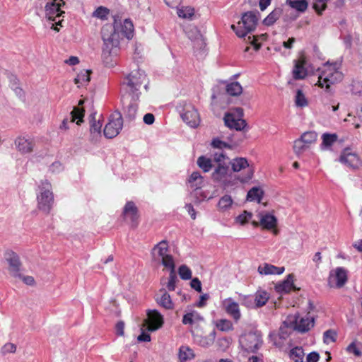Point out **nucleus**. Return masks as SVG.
Masks as SVG:
<instances>
[{"mask_svg": "<svg viewBox=\"0 0 362 362\" xmlns=\"http://www.w3.org/2000/svg\"><path fill=\"white\" fill-rule=\"evenodd\" d=\"M134 25L132 23L126 19L122 25L115 20L114 25H107L103 28L102 37L104 42L103 57L106 63H109L112 56L117 55V47L119 43V33L127 38L132 36Z\"/></svg>", "mask_w": 362, "mask_h": 362, "instance_id": "nucleus-1", "label": "nucleus"}, {"mask_svg": "<svg viewBox=\"0 0 362 362\" xmlns=\"http://www.w3.org/2000/svg\"><path fill=\"white\" fill-rule=\"evenodd\" d=\"M318 86L326 91H330L332 86L343 79V74L337 64L327 62L319 69Z\"/></svg>", "mask_w": 362, "mask_h": 362, "instance_id": "nucleus-2", "label": "nucleus"}, {"mask_svg": "<svg viewBox=\"0 0 362 362\" xmlns=\"http://www.w3.org/2000/svg\"><path fill=\"white\" fill-rule=\"evenodd\" d=\"M258 22L257 14L252 11H248L243 14L241 21L235 25H231V29L239 37H244L248 33L253 31Z\"/></svg>", "mask_w": 362, "mask_h": 362, "instance_id": "nucleus-3", "label": "nucleus"}, {"mask_svg": "<svg viewBox=\"0 0 362 362\" xmlns=\"http://www.w3.org/2000/svg\"><path fill=\"white\" fill-rule=\"evenodd\" d=\"M233 112H227L224 115V123L230 129L236 131H243L247 128V124L243 117V110L240 107L235 108Z\"/></svg>", "mask_w": 362, "mask_h": 362, "instance_id": "nucleus-4", "label": "nucleus"}, {"mask_svg": "<svg viewBox=\"0 0 362 362\" xmlns=\"http://www.w3.org/2000/svg\"><path fill=\"white\" fill-rule=\"evenodd\" d=\"M155 260L159 261L165 267L175 266L172 255L168 253V244L165 240H162L156 244L152 251Z\"/></svg>", "mask_w": 362, "mask_h": 362, "instance_id": "nucleus-5", "label": "nucleus"}, {"mask_svg": "<svg viewBox=\"0 0 362 362\" xmlns=\"http://www.w3.org/2000/svg\"><path fill=\"white\" fill-rule=\"evenodd\" d=\"M126 81L123 85L125 86L129 93L136 94V96H138L137 92L141 90L143 88L144 89L147 88V84L146 83L147 79L145 76L139 72L129 74L126 78Z\"/></svg>", "mask_w": 362, "mask_h": 362, "instance_id": "nucleus-6", "label": "nucleus"}, {"mask_svg": "<svg viewBox=\"0 0 362 362\" xmlns=\"http://www.w3.org/2000/svg\"><path fill=\"white\" fill-rule=\"evenodd\" d=\"M288 326L293 330L304 333L309 331L315 325L314 317H301L298 314L288 317Z\"/></svg>", "mask_w": 362, "mask_h": 362, "instance_id": "nucleus-7", "label": "nucleus"}, {"mask_svg": "<svg viewBox=\"0 0 362 362\" xmlns=\"http://www.w3.org/2000/svg\"><path fill=\"white\" fill-rule=\"evenodd\" d=\"M339 160L343 165L353 170H358L362 166V159L358 153L349 148L341 151Z\"/></svg>", "mask_w": 362, "mask_h": 362, "instance_id": "nucleus-8", "label": "nucleus"}, {"mask_svg": "<svg viewBox=\"0 0 362 362\" xmlns=\"http://www.w3.org/2000/svg\"><path fill=\"white\" fill-rule=\"evenodd\" d=\"M231 169L235 173L246 170V174L240 178L241 182H246L253 177L254 168L250 165L245 158H235L230 162Z\"/></svg>", "mask_w": 362, "mask_h": 362, "instance_id": "nucleus-9", "label": "nucleus"}, {"mask_svg": "<svg viewBox=\"0 0 362 362\" xmlns=\"http://www.w3.org/2000/svg\"><path fill=\"white\" fill-rule=\"evenodd\" d=\"M317 134L314 132L303 133L301 136L294 141L293 151L300 155L310 148L311 145L317 141Z\"/></svg>", "mask_w": 362, "mask_h": 362, "instance_id": "nucleus-10", "label": "nucleus"}, {"mask_svg": "<svg viewBox=\"0 0 362 362\" xmlns=\"http://www.w3.org/2000/svg\"><path fill=\"white\" fill-rule=\"evenodd\" d=\"M346 281L347 273L344 269L339 267L330 272L328 284L331 288H341Z\"/></svg>", "mask_w": 362, "mask_h": 362, "instance_id": "nucleus-11", "label": "nucleus"}, {"mask_svg": "<svg viewBox=\"0 0 362 362\" xmlns=\"http://www.w3.org/2000/svg\"><path fill=\"white\" fill-rule=\"evenodd\" d=\"M122 126L123 121L121 115H117L116 118H111L104 128L105 136L109 139L115 137L119 133Z\"/></svg>", "mask_w": 362, "mask_h": 362, "instance_id": "nucleus-12", "label": "nucleus"}, {"mask_svg": "<svg viewBox=\"0 0 362 362\" xmlns=\"http://www.w3.org/2000/svg\"><path fill=\"white\" fill-rule=\"evenodd\" d=\"M123 218L129 221L132 227H136L139 222V211L132 202H129L124 207L122 213Z\"/></svg>", "mask_w": 362, "mask_h": 362, "instance_id": "nucleus-13", "label": "nucleus"}, {"mask_svg": "<svg viewBox=\"0 0 362 362\" xmlns=\"http://www.w3.org/2000/svg\"><path fill=\"white\" fill-rule=\"evenodd\" d=\"M145 322L148 324L147 329L153 332L162 327L164 320L163 315L156 310L147 311V318Z\"/></svg>", "mask_w": 362, "mask_h": 362, "instance_id": "nucleus-14", "label": "nucleus"}, {"mask_svg": "<svg viewBox=\"0 0 362 362\" xmlns=\"http://www.w3.org/2000/svg\"><path fill=\"white\" fill-rule=\"evenodd\" d=\"M6 260L8 264V270L14 277H21V262L19 256L13 251L6 253Z\"/></svg>", "mask_w": 362, "mask_h": 362, "instance_id": "nucleus-15", "label": "nucleus"}, {"mask_svg": "<svg viewBox=\"0 0 362 362\" xmlns=\"http://www.w3.org/2000/svg\"><path fill=\"white\" fill-rule=\"evenodd\" d=\"M182 118L186 124L193 128L198 127L200 122V117L197 110L190 105L185 107Z\"/></svg>", "mask_w": 362, "mask_h": 362, "instance_id": "nucleus-16", "label": "nucleus"}, {"mask_svg": "<svg viewBox=\"0 0 362 362\" xmlns=\"http://www.w3.org/2000/svg\"><path fill=\"white\" fill-rule=\"evenodd\" d=\"M240 344L244 350L252 352L257 349L259 339L255 334L250 333L240 337Z\"/></svg>", "mask_w": 362, "mask_h": 362, "instance_id": "nucleus-17", "label": "nucleus"}, {"mask_svg": "<svg viewBox=\"0 0 362 362\" xmlns=\"http://www.w3.org/2000/svg\"><path fill=\"white\" fill-rule=\"evenodd\" d=\"M46 18L49 21H56V18L59 17L62 11H60V4L57 0H48L45 6Z\"/></svg>", "mask_w": 362, "mask_h": 362, "instance_id": "nucleus-18", "label": "nucleus"}, {"mask_svg": "<svg viewBox=\"0 0 362 362\" xmlns=\"http://www.w3.org/2000/svg\"><path fill=\"white\" fill-rule=\"evenodd\" d=\"M223 306L228 315L231 316L235 322L241 317L239 304L232 298H227L223 301Z\"/></svg>", "mask_w": 362, "mask_h": 362, "instance_id": "nucleus-19", "label": "nucleus"}, {"mask_svg": "<svg viewBox=\"0 0 362 362\" xmlns=\"http://www.w3.org/2000/svg\"><path fill=\"white\" fill-rule=\"evenodd\" d=\"M259 225L263 229L271 230L277 224V219L274 213L262 211L258 214Z\"/></svg>", "mask_w": 362, "mask_h": 362, "instance_id": "nucleus-20", "label": "nucleus"}, {"mask_svg": "<svg viewBox=\"0 0 362 362\" xmlns=\"http://www.w3.org/2000/svg\"><path fill=\"white\" fill-rule=\"evenodd\" d=\"M54 197L52 192L47 189L41 192L37 197L38 207L44 211H49L53 203Z\"/></svg>", "mask_w": 362, "mask_h": 362, "instance_id": "nucleus-21", "label": "nucleus"}, {"mask_svg": "<svg viewBox=\"0 0 362 362\" xmlns=\"http://www.w3.org/2000/svg\"><path fill=\"white\" fill-rule=\"evenodd\" d=\"M228 172V168L226 164L218 165L213 173V178L218 182H222L224 188H227L230 185V182L225 180V177Z\"/></svg>", "mask_w": 362, "mask_h": 362, "instance_id": "nucleus-22", "label": "nucleus"}, {"mask_svg": "<svg viewBox=\"0 0 362 362\" xmlns=\"http://www.w3.org/2000/svg\"><path fill=\"white\" fill-rule=\"evenodd\" d=\"M257 270L262 275L281 274L284 272V267H277L267 263H264L259 266Z\"/></svg>", "mask_w": 362, "mask_h": 362, "instance_id": "nucleus-23", "label": "nucleus"}, {"mask_svg": "<svg viewBox=\"0 0 362 362\" xmlns=\"http://www.w3.org/2000/svg\"><path fill=\"white\" fill-rule=\"evenodd\" d=\"M15 143L18 150L23 153H30L33 150L32 141L25 137L17 138Z\"/></svg>", "mask_w": 362, "mask_h": 362, "instance_id": "nucleus-24", "label": "nucleus"}, {"mask_svg": "<svg viewBox=\"0 0 362 362\" xmlns=\"http://www.w3.org/2000/svg\"><path fill=\"white\" fill-rule=\"evenodd\" d=\"M160 298L157 300L158 303L167 310H172L174 308V303L171 299L170 296L166 292L164 288L160 290Z\"/></svg>", "mask_w": 362, "mask_h": 362, "instance_id": "nucleus-25", "label": "nucleus"}, {"mask_svg": "<svg viewBox=\"0 0 362 362\" xmlns=\"http://www.w3.org/2000/svg\"><path fill=\"white\" fill-rule=\"evenodd\" d=\"M264 192L259 187H253L251 188L247 194V200L250 202L256 201L257 203H260Z\"/></svg>", "mask_w": 362, "mask_h": 362, "instance_id": "nucleus-26", "label": "nucleus"}, {"mask_svg": "<svg viewBox=\"0 0 362 362\" xmlns=\"http://www.w3.org/2000/svg\"><path fill=\"white\" fill-rule=\"evenodd\" d=\"M204 182V178L199 172H193L188 179V183L191 188L197 189L201 188Z\"/></svg>", "mask_w": 362, "mask_h": 362, "instance_id": "nucleus-27", "label": "nucleus"}, {"mask_svg": "<svg viewBox=\"0 0 362 362\" xmlns=\"http://www.w3.org/2000/svg\"><path fill=\"white\" fill-rule=\"evenodd\" d=\"M233 201L230 195L223 196L217 204V207L219 211L225 212L228 211L233 205Z\"/></svg>", "mask_w": 362, "mask_h": 362, "instance_id": "nucleus-28", "label": "nucleus"}, {"mask_svg": "<svg viewBox=\"0 0 362 362\" xmlns=\"http://www.w3.org/2000/svg\"><path fill=\"white\" fill-rule=\"evenodd\" d=\"M194 353L192 349L188 346H181L179 350V360L180 362H186L188 360H191L194 357Z\"/></svg>", "mask_w": 362, "mask_h": 362, "instance_id": "nucleus-29", "label": "nucleus"}, {"mask_svg": "<svg viewBox=\"0 0 362 362\" xmlns=\"http://www.w3.org/2000/svg\"><path fill=\"white\" fill-rule=\"evenodd\" d=\"M282 9L276 8L274 9L263 21L265 25L270 26L273 25L281 16Z\"/></svg>", "mask_w": 362, "mask_h": 362, "instance_id": "nucleus-30", "label": "nucleus"}, {"mask_svg": "<svg viewBox=\"0 0 362 362\" xmlns=\"http://www.w3.org/2000/svg\"><path fill=\"white\" fill-rule=\"evenodd\" d=\"M215 327L221 332L232 331L234 328L233 322L228 319H220L214 322Z\"/></svg>", "mask_w": 362, "mask_h": 362, "instance_id": "nucleus-31", "label": "nucleus"}, {"mask_svg": "<svg viewBox=\"0 0 362 362\" xmlns=\"http://www.w3.org/2000/svg\"><path fill=\"white\" fill-rule=\"evenodd\" d=\"M286 4L291 8L299 12H304L308 6V3L306 0H287Z\"/></svg>", "mask_w": 362, "mask_h": 362, "instance_id": "nucleus-32", "label": "nucleus"}, {"mask_svg": "<svg viewBox=\"0 0 362 362\" xmlns=\"http://www.w3.org/2000/svg\"><path fill=\"white\" fill-rule=\"evenodd\" d=\"M293 279L291 275L282 283L276 285L275 289L278 293H283L288 292L293 287Z\"/></svg>", "mask_w": 362, "mask_h": 362, "instance_id": "nucleus-33", "label": "nucleus"}, {"mask_svg": "<svg viewBox=\"0 0 362 362\" xmlns=\"http://www.w3.org/2000/svg\"><path fill=\"white\" fill-rule=\"evenodd\" d=\"M293 75L296 79H303L307 76L303 62H297L293 70Z\"/></svg>", "mask_w": 362, "mask_h": 362, "instance_id": "nucleus-34", "label": "nucleus"}, {"mask_svg": "<svg viewBox=\"0 0 362 362\" xmlns=\"http://www.w3.org/2000/svg\"><path fill=\"white\" fill-rule=\"evenodd\" d=\"M289 356L295 362H303L305 353L302 347L296 346L290 351Z\"/></svg>", "mask_w": 362, "mask_h": 362, "instance_id": "nucleus-35", "label": "nucleus"}, {"mask_svg": "<svg viewBox=\"0 0 362 362\" xmlns=\"http://www.w3.org/2000/svg\"><path fill=\"white\" fill-rule=\"evenodd\" d=\"M269 294L262 290H259L256 292L255 296V302L257 307L263 306L269 300Z\"/></svg>", "mask_w": 362, "mask_h": 362, "instance_id": "nucleus-36", "label": "nucleus"}, {"mask_svg": "<svg viewBox=\"0 0 362 362\" xmlns=\"http://www.w3.org/2000/svg\"><path fill=\"white\" fill-rule=\"evenodd\" d=\"M197 165L205 173L210 171L213 167L212 160L204 156L197 159Z\"/></svg>", "mask_w": 362, "mask_h": 362, "instance_id": "nucleus-37", "label": "nucleus"}, {"mask_svg": "<svg viewBox=\"0 0 362 362\" xmlns=\"http://www.w3.org/2000/svg\"><path fill=\"white\" fill-rule=\"evenodd\" d=\"M90 71H81L75 78V83L78 87L86 85L90 81Z\"/></svg>", "mask_w": 362, "mask_h": 362, "instance_id": "nucleus-38", "label": "nucleus"}, {"mask_svg": "<svg viewBox=\"0 0 362 362\" xmlns=\"http://www.w3.org/2000/svg\"><path fill=\"white\" fill-rule=\"evenodd\" d=\"M337 139L335 134H324L322 135V148L324 149L329 148Z\"/></svg>", "mask_w": 362, "mask_h": 362, "instance_id": "nucleus-39", "label": "nucleus"}, {"mask_svg": "<svg viewBox=\"0 0 362 362\" xmlns=\"http://www.w3.org/2000/svg\"><path fill=\"white\" fill-rule=\"evenodd\" d=\"M346 350L349 354L360 357L362 356V344L354 341L347 346Z\"/></svg>", "mask_w": 362, "mask_h": 362, "instance_id": "nucleus-40", "label": "nucleus"}, {"mask_svg": "<svg viewBox=\"0 0 362 362\" xmlns=\"http://www.w3.org/2000/svg\"><path fill=\"white\" fill-rule=\"evenodd\" d=\"M226 91L230 95H239L243 92V88L239 83L233 82L227 85Z\"/></svg>", "mask_w": 362, "mask_h": 362, "instance_id": "nucleus-41", "label": "nucleus"}, {"mask_svg": "<svg viewBox=\"0 0 362 362\" xmlns=\"http://www.w3.org/2000/svg\"><path fill=\"white\" fill-rule=\"evenodd\" d=\"M194 10L190 6L177 7V15L182 18H190L194 16Z\"/></svg>", "mask_w": 362, "mask_h": 362, "instance_id": "nucleus-42", "label": "nucleus"}, {"mask_svg": "<svg viewBox=\"0 0 362 362\" xmlns=\"http://www.w3.org/2000/svg\"><path fill=\"white\" fill-rule=\"evenodd\" d=\"M170 271V277L167 284V288L169 291H174L175 289L176 283V274H175V265L167 268Z\"/></svg>", "mask_w": 362, "mask_h": 362, "instance_id": "nucleus-43", "label": "nucleus"}, {"mask_svg": "<svg viewBox=\"0 0 362 362\" xmlns=\"http://www.w3.org/2000/svg\"><path fill=\"white\" fill-rule=\"evenodd\" d=\"M337 332L333 329H329L324 333L323 341L325 344H329L336 341Z\"/></svg>", "mask_w": 362, "mask_h": 362, "instance_id": "nucleus-44", "label": "nucleus"}, {"mask_svg": "<svg viewBox=\"0 0 362 362\" xmlns=\"http://www.w3.org/2000/svg\"><path fill=\"white\" fill-rule=\"evenodd\" d=\"M252 217L251 212L244 211L241 214L235 218V222L240 225H244Z\"/></svg>", "mask_w": 362, "mask_h": 362, "instance_id": "nucleus-45", "label": "nucleus"}, {"mask_svg": "<svg viewBox=\"0 0 362 362\" xmlns=\"http://www.w3.org/2000/svg\"><path fill=\"white\" fill-rule=\"evenodd\" d=\"M178 272L182 279L188 280L192 277V272L186 265L180 266Z\"/></svg>", "mask_w": 362, "mask_h": 362, "instance_id": "nucleus-46", "label": "nucleus"}, {"mask_svg": "<svg viewBox=\"0 0 362 362\" xmlns=\"http://www.w3.org/2000/svg\"><path fill=\"white\" fill-rule=\"evenodd\" d=\"M211 145L212 147L219 149L230 148V146L228 143L221 141L217 137L212 139Z\"/></svg>", "mask_w": 362, "mask_h": 362, "instance_id": "nucleus-47", "label": "nucleus"}, {"mask_svg": "<svg viewBox=\"0 0 362 362\" xmlns=\"http://www.w3.org/2000/svg\"><path fill=\"white\" fill-rule=\"evenodd\" d=\"M308 102L300 90H297L296 96V105L298 107H304L307 105Z\"/></svg>", "mask_w": 362, "mask_h": 362, "instance_id": "nucleus-48", "label": "nucleus"}, {"mask_svg": "<svg viewBox=\"0 0 362 362\" xmlns=\"http://www.w3.org/2000/svg\"><path fill=\"white\" fill-rule=\"evenodd\" d=\"M109 13V10L105 7H98L93 13V16L100 19L106 18Z\"/></svg>", "mask_w": 362, "mask_h": 362, "instance_id": "nucleus-49", "label": "nucleus"}, {"mask_svg": "<svg viewBox=\"0 0 362 362\" xmlns=\"http://www.w3.org/2000/svg\"><path fill=\"white\" fill-rule=\"evenodd\" d=\"M327 0H315L313 5L314 9L320 13L326 8V2Z\"/></svg>", "mask_w": 362, "mask_h": 362, "instance_id": "nucleus-50", "label": "nucleus"}, {"mask_svg": "<svg viewBox=\"0 0 362 362\" xmlns=\"http://www.w3.org/2000/svg\"><path fill=\"white\" fill-rule=\"evenodd\" d=\"M72 118L71 122H74L75 119H78L76 122L77 124H79L81 122H82V117H83V113L77 108H75L72 112Z\"/></svg>", "mask_w": 362, "mask_h": 362, "instance_id": "nucleus-51", "label": "nucleus"}, {"mask_svg": "<svg viewBox=\"0 0 362 362\" xmlns=\"http://www.w3.org/2000/svg\"><path fill=\"white\" fill-rule=\"evenodd\" d=\"M214 161L217 163L218 165H225L226 156L222 153H216L214 155Z\"/></svg>", "mask_w": 362, "mask_h": 362, "instance_id": "nucleus-52", "label": "nucleus"}, {"mask_svg": "<svg viewBox=\"0 0 362 362\" xmlns=\"http://www.w3.org/2000/svg\"><path fill=\"white\" fill-rule=\"evenodd\" d=\"M102 127V124L100 121H93L90 125V132L91 133L100 134V129Z\"/></svg>", "mask_w": 362, "mask_h": 362, "instance_id": "nucleus-53", "label": "nucleus"}, {"mask_svg": "<svg viewBox=\"0 0 362 362\" xmlns=\"http://www.w3.org/2000/svg\"><path fill=\"white\" fill-rule=\"evenodd\" d=\"M190 286L199 293L202 292V284L197 278H194L191 281Z\"/></svg>", "mask_w": 362, "mask_h": 362, "instance_id": "nucleus-54", "label": "nucleus"}, {"mask_svg": "<svg viewBox=\"0 0 362 362\" xmlns=\"http://www.w3.org/2000/svg\"><path fill=\"white\" fill-rule=\"evenodd\" d=\"M231 339L230 338H222L218 340V344L221 348L226 349L229 347L231 344Z\"/></svg>", "mask_w": 362, "mask_h": 362, "instance_id": "nucleus-55", "label": "nucleus"}, {"mask_svg": "<svg viewBox=\"0 0 362 362\" xmlns=\"http://www.w3.org/2000/svg\"><path fill=\"white\" fill-rule=\"evenodd\" d=\"M16 350V346L12 343H7L3 347V351L5 354L14 353Z\"/></svg>", "mask_w": 362, "mask_h": 362, "instance_id": "nucleus-56", "label": "nucleus"}, {"mask_svg": "<svg viewBox=\"0 0 362 362\" xmlns=\"http://www.w3.org/2000/svg\"><path fill=\"white\" fill-rule=\"evenodd\" d=\"M127 115L129 118H134L136 115V107L133 105H129L127 106V110H125Z\"/></svg>", "mask_w": 362, "mask_h": 362, "instance_id": "nucleus-57", "label": "nucleus"}, {"mask_svg": "<svg viewBox=\"0 0 362 362\" xmlns=\"http://www.w3.org/2000/svg\"><path fill=\"white\" fill-rule=\"evenodd\" d=\"M320 356L318 353L313 351L308 354L306 361L307 362H317L319 361Z\"/></svg>", "mask_w": 362, "mask_h": 362, "instance_id": "nucleus-58", "label": "nucleus"}, {"mask_svg": "<svg viewBox=\"0 0 362 362\" xmlns=\"http://www.w3.org/2000/svg\"><path fill=\"white\" fill-rule=\"evenodd\" d=\"M193 317H194V313H189L184 315L182 322L185 325L189 324L192 325L193 323Z\"/></svg>", "mask_w": 362, "mask_h": 362, "instance_id": "nucleus-59", "label": "nucleus"}, {"mask_svg": "<svg viewBox=\"0 0 362 362\" xmlns=\"http://www.w3.org/2000/svg\"><path fill=\"white\" fill-rule=\"evenodd\" d=\"M22 279V281L26 284L29 286H32L35 284L34 278L31 276H23L21 274V277H19Z\"/></svg>", "mask_w": 362, "mask_h": 362, "instance_id": "nucleus-60", "label": "nucleus"}, {"mask_svg": "<svg viewBox=\"0 0 362 362\" xmlns=\"http://www.w3.org/2000/svg\"><path fill=\"white\" fill-rule=\"evenodd\" d=\"M124 324L123 322L120 321L118 322L116 325V332L117 334L119 336H122L124 334Z\"/></svg>", "mask_w": 362, "mask_h": 362, "instance_id": "nucleus-61", "label": "nucleus"}, {"mask_svg": "<svg viewBox=\"0 0 362 362\" xmlns=\"http://www.w3.org/2000/svg\"><path fill=\"white\" fill-rule=\"evenodd\" d=\"M137 340L139 341H150L151 336L149 334L146 333L143 331L142 333L138 336Z\"/></svg>", "mask_w": 362, "mask_h": 362, "instance_id": "nucleus-62", "label": "nucleus"}, {"mask_svg": "<svg viewBox=\"0 0 362 362\" xmlns=\"http://www.w3.org/2000/svg\"><path fill=\"white\" fill-rule=\"evenodd\" d=\"M144 122L146 124H152L154 122L153 115L151 113L146 114L144 117Z\"/></svg>", "mask_w": 362, "mask_h": 362, "instance_id": "nucleus-63", "label": "nucleus"}, {"mask_svg": "<svg viewBox=\"0 0 362 362\" xmlns=\"http://www.w3.org/2000/svg\"><path fill=\"white\" fill-rule=\"evenodd\" d=\"M209 298L208 294H203L200 296V299L197 303V306L202 307L205 305L206 300Z\"/></svg>", "mask_w": 362, "mask_h": 362, "instance_id": "nucleus-64", "label": "nucleus"}]
</instances>
